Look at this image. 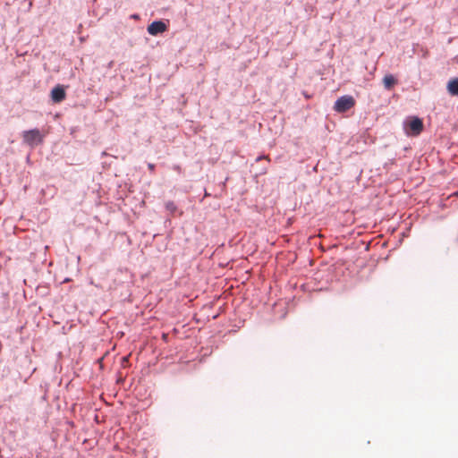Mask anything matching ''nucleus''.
Here are the masks:
<instances>
[{"label": "nucleus", "instance_id": "nucleus-1", "mask_svg": "<svg viewBox=\"0 0 458 458\" xmlns=\"http://www.w3.org/2000/svg\"><path fill=\"white\" fill-rule=\"evenodd\" d=\"M355 106V99L353 97L345 95L339 98L334 106L335 111L337 113H344Z\"/></svg>", "mask_w": 458, "mask_h": 458}, {"label": "nucleus", "instance_id": "nucleus-2", "mask_svg": "<svg viewBox=\"0 0 458 458\" xmlns=\"http://www.w3.org/2000/svg\"><path fill=\"white\" fill-rule=\"evenodd\" d=\"M23 141L30 146H37L43 142V135L38 129L25 131L22 133Z\"/></svg>", "mask_w": 458, "mask_h": 458}, {"label": "nucleus", "instance_id": "nucleus-3", "mask_svg": "<svg viewBox=\"0 0 458 458\" xmlns=\"http://www.w3.org/2000/svg\"><path fill=\"white\" fill-rule=\"evenodd\" d=\"M407 133L410 135L417 136L423 130L422 120L419 117H411L407 123Z\"/></svg>", "mask_w": 458, "mask_h": 458}, {"label": "nucleus", "instance_id": "nucleus-4", "mask_svg": "<svg viewBox=\"0 0 458 458\" xmlns=\"http://www.w3.org/2000/svg\"><path fill=\"white\" fill-rule=\"evenodd\" d=\"M166 30H167V26L162 21H153L152 23H150L148 26V29H147L148 34H150L152 36H157L159 33H163V32L166 31Z\"/></svg>", "mask_w": 458, "mask_h": 458}, {"label": "nucleus", "instance_id": "nucleus-5", "mask_svg": "<svg viewBox=\"0 0 458 458\" xmlns=\"http://www.w3.org/2000/svg\"><path fill=\"white\" fill-rule=\"evenodd\" d=\"M51 99L54 103H60L66 98V92L62 85H56L50 93Z\"/></svg>", "mask_w": 458, "mask_h": 458}, {"label": "nucleus", "instance_id": "nucleus-6", "mask_svg": "<svg viewBox=\"0 0 458 458\" xmlns=\"http://www.w3.org/2000/svg\"><path fill=\"white\" fill-rule=\"evenodd\" d=\"M447 91L452 96H458V77L448 81Z\"/></svg>", "mask_w": 458, "mask_h": 458}, {"label": "nucleus", "instance_id": "nucleus-7", "mask_svg": "<svg viewBox=\"0 0 458 458\" xmlns=\"http://www.w3.org/2000/svg\"><path fill=\"white\" fill-rule=\"evenodd\" d=\"M383 84L386 89H391L396 84V80L392 74H388L384 77Z\"/></svg>", "mask_w": 458, "mask_h": 458}, {"label": "nucleus", "instance_id": "nucleus-8", "mask_svg": "<svg viewBox=\"0 0 458 458\" xmlns=\"http://www.w3.org/2000/svg\"><path fill=\"white\" fill-rule=\"evenodd\" d=\"M165 208H166L169 212H171V213H174V212L176 211V209H177V207H176V205L174 204V202H173V201H167V202L165 203Z\"/></svg>", "mask_w": 458, "mask_h": 458}, {"label": "nucleus", "instance_id": "nucleus-9", "mask_svg": "<svg viewBox=\"0 0 458 458\" xmlns=\"http://www.w3.org/2000/svg\"><path fill=\"white\" fill-rule=\"evenodd\" d=\"M262 158L267 159V160H268V161L270 160V158H269V157H268V156H263V157H259L257 158V161H259V160H260V159H262Z\"/></svg>", "mask_w": 458, "mask_h": 458}, {"label": "nucleus", "instance_id": "nucleus-10", "mask_svg": "<svg viewBox=\"0 0 458 458\" xmlns=\"http://www.w3.org/2000/svg\"><path fill=\"white\" fill-rule=\"evenodd\" d=\"M148 169L151 171V172H154L155 170V165L154 164H148Z\"/></svg>", "mask_w": 458, "mask_h": 458}, {"label": "nucleus", "instance_id": "nucleus-11", "mask_svg": "<svg viewBox=\"0 0 458 458\" xmlns=\"http://www.w3.org/2000/svg\"><path fill=\"white\" fill-rule=\"evenodd\" d=\"M174 169L178 172H181V166L180 165H175L174 166Z\"/></svg>", "mask_w": 458, "mask_h": 458}]
</instances>
